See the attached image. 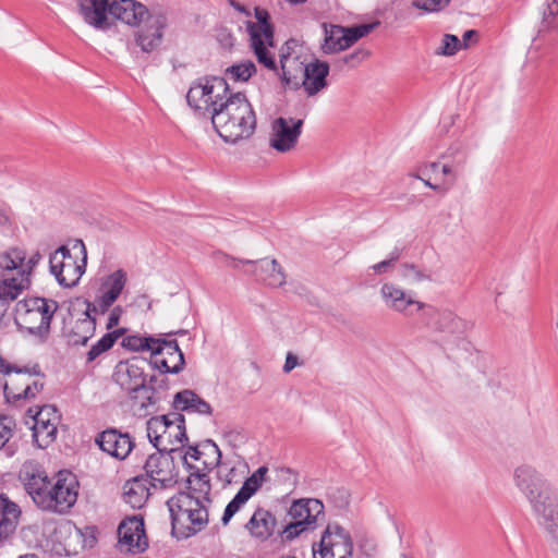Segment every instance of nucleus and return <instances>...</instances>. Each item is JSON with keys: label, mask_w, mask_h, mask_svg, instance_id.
I'll return each instance as SVG.
<instances>
[{"label": "nucleus", "mask_w": 558, "mask_h": 558, "mask_svg": "<svg viewBox=\"0 0 558 558\" xmlns=\"http://www.w3.org/2000/svg\"><path fill=\"white\" fill-rule=\"evenodd\" d=\"M386 305L404 315L423 312V319L433 331L444 335L445 339L461 338L468 330V323L449 310H437L432 305L414 300L393 283H384L380 289Z\"/></svg>", "instance_id": "f257e3e1"}, {"label": "nucleus", "mask_w": 558, "mask_h": 558, "mask_svg": "<svg viewBox=\"0 0 558 558\" xmlns=\"http://www.w3.org/2000/svg\"><path fill=\"white\" fill-rule=\"evenodd\" d=\"M517 487L530 501L538 524L545 530L551 553L558 557V502L546 481L531 466L514 472Z\"/></svg>", "instance_id": "f03ea898"}, {"label": "nucleus", "mask_w": 558, "mask_h": 558, "mask_svg": "<svg viewBox=\"0 0 558 558\" xmlns=\"http://www.w3.org/2000/svg\"><path fill=\"white\" fill-rule=\"evenodd\" d=\"M110 16L133 27H138L134 39L144 52L156 50L162 41L168 17L161 11L149 12L136 0H112Z\"/></svg>", "instance_id": "7ed1b4c3"}, {"label": "nucleus", "mask_w": 558, "mask_h": 558, "mask_svg": "<svg viewBox=\"0 0 558 558\" xmlns=\"http://www.w3.org/2000/svg\"><path fill=\"white\" fill-rule=\"evenodd\" d=\"M211 123L219 136L227 143L250 138L256 129V114L244 93H230L214 111Z\"/></svg>", "instance_id": "20e7f679"}, {"label": "nucleus", "mask_w": 558, "mask_h": 558, "mask_svg": "<svg viewBox=\"0 0 558 558\" xmlns=\"http://www.w3.org/2000/svg\"><path fill=\"white\" fill-rule=\"evenodd\" d=\"M149 361L141 356H132L119 361L114 366L112 379L126 395L132 408H136L140 415H147L158 403L155 388L147 384L145 372Z\"/></svg>", "instance_id": "39448f33"}, {"label": "nucleus", "mask_w": 558, "mask_h": 558, "mask_svg": "<svg viewBox=\"0 0 558 558\" xmlns=\"http://www.w3.org/2000/svg\"><path fill=\"white\" fill-rule=\"evenodd\" d=\"M210 505L193 498L187 493H178L172 496L167 501L172 535L178 539H186L204 531L209 523Z\"/></svg>", "instance_id": "423d86ee"}, {"label": "nucleus", "mask_w": 558, "mask_h": 558, "mask_svg": "<svg viewBox=\"0 0 558 558\" xmlns=\"http://www.w3.org/2000/svg\"><path fill=\"white\" fill-rule=\"evenodd\" d=\"M59 305L46 298H28L15 305L14 323L20 331L35 337L38 343H45L50 336V325Z\"/></svg>", "instance_id": "0eeeda50"}, {"label": "nucleus", "mask_w": 558, "mask_h": 558, "mask_svg": "<svg viewBox=\"0 0 558 558\" xmlns=\"http://www.w3.org/2000/svg\"><path fill=\"white\" fill-rule=\"evenodd\" d=\"M0 372L5 376L15 375L3 386L9 403L16 404L22 400L34 399L45 387V374L38 363L17 366L0 357Z\"/></svg>", "instance_id": "6e6552de"}, {"label": "nucleus", "mask_w": 558, "mask_h": 558, "mask_svg": "<svg viewBox=\"0 0 558 558\" xmlns=\"http://www.w3.org/2000/svg\"><path fill=\"white\" fill-rule=\"evenodd\" d=\"M230 88L225 77L204 76L194 81L186 94L187 105L202 118L214 117L219 105L229 96Z\"/></svg>", "instance_id": "1a4fd4ad"}, {"label": "nucleus", "mask_w": 558, "mask_h": 558, "mask_svg": "<svg viewBox=\"0 0 558 558\" xmlns=\"http://www.w3.org/2000/svg\"><path fill=\"white\" fill-rule=\"evenodd\" d=\"M26 417V424H32L33 442L37 448L45 449L57 439L61 415L56 405L29 408Z\"/></svg>", "instance_id": "9d476101"}, {"label": "nucleus", "mask_w": 558, "mask_h": 558, "mask_svg": "<svg viewBox=\"0 0 558 558\" xmlns=\"http://www.w3.org/2000/svg\"><path fill=\"white\" fill-rule=\"evenodd\" d=\"M77 243L81 245V252L83 253L82 264L76 262L65 245H61L49 257L50 272L63 288L75 287L85 272L86 248L82 240H78Z\"/></svg>", "instance_id": "9b49d317"}, {"label": "nucleus", "mask_w": 558, "mask_h": 558, "mask_svg": "<svg viewBox=\"0 0 558 558\" xmlns=\"http://www.w3.org/2000/svg\"><path fill=\"white\" fill-rule=\"evenodd\" d=\"M281 74L280 78L284 86L298 87L299 83L292 82V75L289 70V63L299 64L304 73V80L302 85L308 96H314L322 89L327 87V76L329 74V64L326 61L315 59L314 61L302 66V63L298 62V59H290L289 57L282 56L281 60Z\"/></svg>", "instance_id": "f8f14e48"}, {"label": "nucleus", "mask_w": 558, "mask_h": 558, "mask_svg": "<svg viewBox=\"0 0 558 558\" xmlns=\"http://www.w3.org/2000/svg\"><path fill=\"white\" fill-rule=\"evenodd\" d=\"M291 521L283 527L282 534L291 541L302 532L316 527L318 520L324 519V505L318 499H300L294 501L288 511Z\"/></svg>", "instance_id": "ddd939ff"}, {"label": "nucleus", "mask_w": 558, "mask_h": 558, "mask_svg": "<svg viewBox=\"0 0 558 558\" xmlns=\"http://www.w3.org/2000/svg\"><path fill=\"white\" fill-rule=\"evenodd\" d=\"M353 541L339 524H328L318 544L313 545L314 558H352Z\"/></svg>", "instance_id": "4468645a"}, {"label": "nucleus", "mask_w": 558, "mask_h": 558, "mask_svg": "<svg viewBox=\"0 0 558 558\" xmlns=\"http://www.w3.org/2000/svg\"><path fill=\"white\" fill-rule=\"evenodd\" d=\"M19 478L36 506L48 511L51 501L48 489L52 478L48 477L46 471L38 463L25 462L20 470Z\"/></svg>", "instance_id": "2eb2a0df"}, {"label": "nucleus", "mask_w": 558, "mask_h": 558, "mask_svg": "<svg viewBox=\"0 0 558 558\" xmlns=\"http://www.w3.org/2000/svg\"><path fill=\"white\" fill-rule=\"evenodd\" d=\"M145 477L154 489H168L177 484V468L171 453L166 450L148 456L144 464Z\"/></svg>", "instance_id": "dca6fc26"}, {"label": "nucleus", "mask_w": 558, "mask_h": 558, "mask_svg": "<svg viewBox=\"0 0 558 558\" xmlns=\"http://www.w3.org/2000/svg\"><path fill=\"white\" fill-rule=\"evenodd\" d=\"M148 361L160 375L179 374L185 366L184 354L175 339L159 338Z\"/></svg>", "instance_id": "f3484780"}, {"label": "nucleus", "mask_w": 558, "mask_h": 558, "mask_svg": "<svg viewBox=\"0 0 558 558\" xmlns=\"http://www.w3.org/2000/svg\"><path fill=\"white\" fill-rule=\"evenodd\" d=\"M225 258L226 264L234 269H238L240 265L252 267V269L246 270V272L269 287L278 288L286 283V275L277 259H239L229 255H225Z\"/></svg>", "instance_id": "a211bd4d"}, {"label": "nucleus", "mask_w": 558, "mask_h": 558, "mask_svg": "<svg viewBox=\"0 0 558 558\" xmlns=\"http://www.w3.org/2000/svg\"><path fill=\"white\" fill-rule=\"evenodd\" d=\"M78 481L66 470L54 475V497H51L49 510L54 513L68 512L76 502L78 496Z\"/></svg>", "instance_id": "6ab92c4d"}, {"label": "nucleus", "mask_w": 558, "mask_h": 558, "mask_svg": "<svg viewBox=\"0 0 558 558\" xmlns=\"http://www.w3.org/2000/svg\"><path fill=\"white\" fill-rule=\"evenodd\" d=\"M303 120L293 118H278L272 122V133L270 136V146L286 153L293 149L302 132Z\"/></svg>", "instance_id": "aec40b11"}, {"label": "nucleus", "mask_w": 558, "mask_h": 558, "mask_svg": "<svg viewBox=\"0 0 558 558\" xmlns=\"http://www.w3.org/2000/svg\"><path fill=\"white\" fill-rule=\"evenodd\" d=\"M95 442L104 452L118 460L126 459L135 447V441L129 433H122L113 427L99 433Z\"/></svg>", "instance_id": "412c9836"}, {"label": "nucleus", "mask_w": 558, "mask_h": 558, "mask_svg": "<svg viewBox=\"0 0 558 558\" xmlns=\"http://www.w3.org/2000/svg\"><path fill=\"white\" fill-rule=\"evenodd\" d=\"M268 468L259 466L250 477L245 480L235 496L227 505L221 518L223 525H227L233 515L248 501V499L260 488Z\"/></svg>", "instance_id": "4be33fe9"}, {"label": "nucleus", "mask_w": 558, "mask_h": 558, "mask_svg": "<svg viewBox=\"0 0 558 558\" xmlns=\"http://www.w3.org/2000/svg\"><path fill=\"white\" fill-rule=\"evenodd\" d=\"M119 544L128 551L142 553L148 547L144 520L141 517L124 519L118 526Z\"/></svg>", "instance_id": "5701e85b"}, {"label": "nucleus", "mask_w": 558, "mask_h": 558, "mask_svg": "<svg viewBox=\"0 0 558 558\" xmlns=\"http://www.w3.org/2000/svg\"><path fill=\"white\" fill-rule=\"evenodd\" d=\"M189 458L202 464V471L207 472L219 465L221 451L215 441L206 439L198 445L190 446L183 454V463L189 470H195L196 465L189 462Z\"/></svg>", "instance_id": "b1692460"}, {"label": "nucleus", "mask_w": 558, "mask_h": 558, "mask_svg": "<svg viewBox=\"0 0 558 558\" xmlns=\"http://www.w3.org/2000/svg\"><path fill=\"white\" fill-rule=\"evenodd\" d=\"M112 0H78V12L85 23L97 28L108 29Z\"/></svg>", "instance_id": "393cba45"}, {"label": "nucleus", "mask_w": 558, "mask_h": 558, "mask_svg": "<svg viewBox=\"0 0 558 558\" xmlns=\"http://www.w3.org/2000/svg\"><path fill=\"white\" fill-rule=\"evenodd\" d=\"M126 283V272L118 269L106 276L101 283V295L97 300L96 306L100 314H105L109 307L117 301Z\"/></svg>", "instance_id": "a878e982"}, {"label": "nucleus", "mask_w": 558, "mask_h": 558, "mask_svg": "<svg viewBox=\"0 0 558 558\" xmlns=\"http://www.w3.org/2000/svg\"><path fill=\"white\" fill-rule=\"evenodd\" d=\"M21 509L9 497L0 495V546L8 542L16 531Z\"/></svg>", "instance_id": "bb28decb"}, {"label": "nucleus", "mask_w": 558, "mask_h": 558, "mask_svg": "<svg viewBox=\"0 0 558 558\" xmlns=\"http://www.w3.org/2000/svg\"><path fill=\"white\" fill-rule=\"evenodd\" d=\"M185 441H187L185 417L179 412L171 413L162 440V444H166V452L171 454L177 452Z\"/></svg>", "instance_id": "cd10ccee"}, {"label": "nucleus", "mask_w": 558, "mask_h": 558, "mask_svg": "<svg viewBox=\"0 0 558 558\" xmlns=\"http://www.w3.org/2000/svg\"><path fill=\"white\" fill-rule=\"evenodd\" d=\"M172 405L177 412L211 415V405L191 389H184L174 395Z\"/></svg>", "instance_id": "c85d7f7f"}, {"label": "nucleus", "mask_w": 558, "mask_h": 558, "mask_svg": "<svg viewBox=\"0 0 558 558\" xmlns=\"http://www.w3.org/2000/svg\"><path fill=\"white\" fill-rule=\"evenodd\" d=\"M98 312L99 308L96 304L87 303L85 317L75 322L71 332V341L74 345H85L87 341L94 337L96 331V317L93 314Z\"/></svg>", "instance_id": "c756f323"}, {"label": "nucleus", "mask_w": 558, "mask_h": 558, "mask_svg": "<svg viewBox=\"0 0 558 558\" xmlns=\"http://www.w3.org/2000/svg\"><path fill=\"white\" fill-rule=\"evenodd\" d=\"M245 527L253 537L265 541L275 532L276 518L268 510L257 508L245 524Z\"/></svg>", "instance_id": "7c9ffc66"}, {"label": "nucleus", "mask_w": 558, "mask_h": 558, "mask_svg": "<svg viewBox=\"0 0 558 558\" xmlns=\"http://www.w3.org/2000/svg\"><path fill=\"white\" fill-rule=\"evenodd\" d=\"M191 471L186 480V490H181L180 493H187L193 498L211 504V484L208 473L203 472L201 468H195V470Z\"/></svg>", "instance_id": "2f4dec72"}, {"label": "nucleus", "mask_w": 558, "mask_h": 558, "mask_svg": "<svg viewBox=\"0 0 558 558\" xmlns=\"http://www.w3.org/2000/svg\"><path fill=\"white\" fill-rule=\"evenodd\" d=\"M256 22L247 21L246 31L250 39L265 38L269 46H274V34L275 29L270 22V14L266 9L256 7L254 10Z\"/></svg>", "instance_id": "473e14b6"}, {"label": "nucleus", "mask_w": 558, "mask_h": 558, "mask_svg": "<svg viewBox=\"0 0 558 558\" xmlns=\"http://www.w3.org/2000/svg\"><path fill=\"white\" fill-rule=\"evenodd\" d=\"M324 27V44L322 50L326 54L336 53L348 48L345 39L344 27L333 24H323Z\"/></svg>", "instance_id": "72a5a7b5"}, {"label": "nucleus", "mask_w": 558, "mask_h": 558, "mask_svg": "<svg viewBox=\"0 0 558 558\" xmlns=\"http://www.w3.org/2000/svg\"><path fill=\"white\" fill-rule=\"evenodd\" d=\"M124 501L134 509L144 506L150 496L149 488L144 484L143 476H136L124 486Z\"/></svg>", "instance_id": "f704fd0d"}, {"label": "nucleus", "mask_w": 558, "mask_h": 558, "mask_svg": "<svg viewBox=\"0 0 558 558\" xmlns=\"http://www.w3.org/2000/svg\"><path fill=\"white\" fill-rule=\"evenodd\" d=\"M170 414L150 417L146 423L147 437L150 444L158 450H166V444H162L165 432Z\"/></svg>", "instance_id": "c9c22d12"}, {"label": "nucleus", "mask_w": 558, "mask_h": 558, "mask_svg": "<svg viewBox=\"0 0 558 558\" xmlns=\"http://www.w3.org/2000/svg\"><path fill=\"white\" fill-rule=\"evenodd\" d=\"M250 46L253 49L259 64L264 65L270 71L278 72L275 57L268 50V47L270 46L265 38H257L255 35L254 39H250Z\"/></svg>", "instance_id": "e433bc0d"}, {"label": "nucleus", "mask_w": 558, "mask_h": 558, "mask_svg": "<svg viewBox=\"0 0 558 558\" xmlns=\"http://www.w3.org/2000/svg\"><path fill=\"white\" fill-rule=\"evenodd\" d=\"M14 427L15 422L12 417L7 415L0 416V450H3L7 457L14 456L17 450V446L10 442Z\"/></svg>", "instance_id": "4c0bfd02"}, {"label": "nucleus", "mask_w": 558, "mask_h": 558, "mask_svg": "<svg viewBox=\"0 0 558 558\" xmlns=\"http://www.w3.org/2000/svg\"><path fill=\"white\" fill-rule=\"evenodd\" d=\"M158 340L159 338H155L154 336L142 337L138 335H131L122 339L121 345L133 352L149 351L150 355H153V350L156 348Z\"/></svg>", "instance_id": "58836bf2"}, {"label": "nucleus", "mask_w": 558, "mask_h": 558, "mask_svg": "<svg viewBox=\"0 0 558 558\" xmlns=\"http://www.w3.org/2000/svg\"><path fill=\"white\" fill-rule=\"evenodd\" d=\"M257 69L253 61L245 60L227 68L226 76L233 82H247Z\"/></svg>", "instance_id": "ea45409f"}, {"label": "nucleus", "mask_w": 558, "mask_h": 558, "mask_svg": "<svg viewBox=\"0 0 558 558\" xmlns=\"http://www.w3.org/2000/svg\"><path fill=\"white\" fill-rule=\"evenodd\" d=\"M25 252L21 248L13 247L0 254V268L4 270L20 269L24 265Z\"/></svg>", "instance_id": "a19ab883"}, {"label": "nucleus", "mask_w": 558, "mask_h": 558, "mask_svg": "<svg viewBox=\"0 0 558 558\" xmlns=\"http://www.w3.org/2000/svg\"><path fill=\"white\" fill-rule=\"evenodd\" d=\"M379 25V22L360 24L351 27H344L345 39L348 48L352 46L360 38L368 35L373 29Z\"/></svg>", "instance_id": "79ce46f5"}, {"label": "nucleus", "mask_w": 558, "mask_h": 558, "mask_svg": "<svg viewBox=\"0 0 558 558\" xmlns=\"http://www.w3.org/2000/svg\"><path fill=\"white\" fill-rule=\"evenodd\" d=\"M379 25V22L360 24L351 27H344L345 39L348 48L352 46L360 38L368 35L373 29Z\"/></svg>", "instance_id": "37998d69"}, {"label": "nucleus", "mask_w": 558, "mask_h": 558, "mask_svg": "<svg viewBox=\"0 0 558 558\" xmlns=\"http://www.w3.org/2000/svg\"><path fill=\"white\" fill-rule=\"evenodd\" d=\"M111 338L105 335L94 343L86 353L85 364L90 365L95 363L104 353L108 352L112 348Z\"/></svg>", "instance_id": "c03bdc74"}, {"label": "nucleus", "mask_w": 558, "mask_h": 558, "mask_svg": "<svg viewBox=\"0 0 558 558\" xmlns=\"http://www.w3.org/2000/svg\"><path fill=\"white\" fill-rule=\"evenodd\" d=\"M558 27V0H547L543 11L542 29Z\"/></svg>", "instance_id": "a18cd8bd"}, {"label": "nucleus", "mask_w": 558, "mask_h": 558, "mask_svg": "<svg viewBox=\"0 0 558 558\" xmlns=\"http://www.w3.org/2000/svg\"><path fill=\"white\" fill-rule=\"evenodd\" d=\"M461 47V41L456 35L446 34L442 37L441 47L437 50L438 54L453 56Z\"/></svg>", "instance_id": "49530a36"}, {"label": "nucleus", "mask_w": 558, "mask_h": 558, "mask_svg": "<svg viewBox=\"0 0 558 558\" xmlns=\"http://www.w3.org/2000/svg\"><path fill=\"white\" fill-rule=\"evenodd\" d=\"M450 0H413V7L428 13L439 12L449 4Z\"/></svg>", "instance_id": "de8ad7c7"}, {"label": "nucleus", "mask_w": 558, "mask_h": 558, "mask_svg": "<svg viewBox=\"0 0 558 558\" xmlns=\"http://www.w3.org/2000/svg\"><path fill=\"white\" fill-rule=\"evenodd\" d=\"M368 57V52L362 49H357L351 53L343 56L338 63L340 68L343 65H348L350 68L357 66L362 61H364Z\"/></svg>", "instance_id": "09e8293b"}, {"label": "nucleus", "mask_w": 558, "mask_h": 558, "mask_svg": "<svg viewBox=\"0 0 558 558\" xmlns=\"http://www.w3.org/2000/svg\"><path fill=\"white\" fill-rule=\"evenodd\" d=\"M403 276L405 278L412 279L413 281H423L429 279L427 275H425L423 271H421L415 265L413 264H404L403 265Z\"/></svg>", "instance_id": "8fccbe9b"}, {"label": "nucleus", "mask_w": 558, "mask_h": 558, "mask_svg": "<svg viewBox=\"0 0 558 558\" xmlns=\"http://www.w3.org/2000/svg\"><path fill=\"white\" fill-rule=\"evenodd\" d=\"M122 308L121 306H116L111 310L110 314H109V317H108V322L106 324V328L108 330H111L112 328H114L116 326H118L119 322H120V317L122 315Z\"/></svg>", "instance_id": "3c124183"}, {"label": "nucleus", "mask_w": 558, "mask_h": 558, "mask_svg": "<svg viewBox=\"0 0 558 558\" xmlns=\"http://www.w3.org/2000/svg\"><path fill=\"white\" fill-rule=\"evenodd\" d=\"M147 384L151 385L155 388L156 392H157V389H162V390L169 389V380H168V378H166L163 376L159 377V376L153 375L149 377V379L147 378Z\"/></svg>", "instance_id": "603ef678"}, {"label": "nucleus", "mask_w": 558, "mask_h": 558, "mask_svg": "<svg viewBox=\"0 0 558 558\" xmlns=\"http://www.w3.org/2000/svg\"><path fill=\"white\" fill-rule=\"evenodd\" d=\"M299 365L298 356H295L293 353L289 352L286 356V362L283 365V372L290 373L294 367Z\"/></svg>", "instance_id": "864d4df0"}, {"label": "nucleus", "mask_w": 558, "mask_h": 558, "mask_svg": "<svg viewBox=\"0 0 558 558\" xmlns=\"http://www.w3.org/2000/svg\"><path fill=\"white\" fill-rule=\"evenodd\" d=\"M392 267V265L390 264V262H388L387 259L383 260V262H379L375 265L372 266V269L376 272V274H385L387 272L390 268Z\"/></svg>", "instance_id": "5fc2aeb1"}, {"label": "nucleus", "mask_w": 558, "mask_h": 558, "mask_svg": "<svg viewBox=\"0 0 558 558\" xmlns=\"http://www.w3.org/2000/svg\"><path fill=\"white\" fill-rule=\"evenodd\" d=\"M125 331H126L125 328H118V329H114L112 331L105 333V336L111 338L112 345H114L117 340L119 338H121L122 336H124Z\"/></svg>", "instance_id": "6e6d98bb"}, {"label": "nucleus", "mask_w": 558, "mask_h": 558, "mask_svg": "<svg viewBox=\"0 0 558 558\" xmlns=\"http://www.w3.org/2000/svg\"><path fill=\"white\" fill-rule=\"evenodd\" d=\"M439 168V162H430L428 165L420 167L423 175H426L428 171L436 172Z\"/></svg>", "instance_id": "4d7b16f0"}, {"label": "nucleus", "mask_w": 558, "mask_h": 558, "mask_svg": "<svg viewBox=\"0 0 558 558\" xmlns=\"http://www.w3.org/2000/svg\"><path fill=\"white\" fill-rule=\"evenodd\" d=\"M400 248L395 247V250L389 254L387 260L393 266V264L400 258Z\"/></svg>", "instance_id": "13d9d810"}, {"label": "nucleus", "mask_w": 558, "mask_h": 558, "mask_svg": "<svg viewBox=\"0 0 558 558\" xmlns=\"http://www.w3.org/2000/svg\"><path fill=\"white\" fill-rule=\"evenodd\" d=\"M231 4H232V7L235 10H238L239 12L244 13L246 16L251 15L250 11H247L244 5H242V4H240V3L235 2V1H231Z\"/></svg>", "instance_id": "bf43d9fd"}, {"label": "nucleus", "mask_w": 558, "mask_h": 558, "mask_svg": "<svg viewBox=\"0 0 558 558\" xmlns=\"http://www.w3.org/2000/svg\"><path fill=\"white\" fill-rule=\"evenodd\" d=\"M477 35V32L474 31V29H470V31H466L463 35V41H468L469 39H471L473 36H476Z\"/></svg>", "instance_id": "052dcab7"}, {"label": "nucleus", "mask_w": 558, "mask_h": 558, "mask_svg": "<svg viewBox=\"0 0 558 558\" xmlns=\"http://www.w3.org/2000/svg\"><path fill=\"white\" fill-rule=\"evenodd\" d=\"M223 44L230 47L233 46V37L231 36V34L227 33L225 35Z\"/></svg>", "instance_id": "680f3d73"}, {"label": "nucleus", "mask_w": 558, "mask_h": 558, "mask_svg": "<svg viewBox=\"0 0 558 558\" xmlns=\"http://www.w3.org/2000/svg\"><path fill=\"white\" fill-rule=\"evenodd\" d=\"M422 181L424 182V184H425L426 186L430 187L432 190H434V191H438V190H439V185L433 184L429 180H425V179L423 178V180H422Z\"/></svg>", "instance_id": "e2e57ef3"}, {"label": "nucleus", "mask_w": 558, "mask_h": 558, "mask_svg": "<svg viewBox=\"0 0 558 558\" xmlns=\"http://www.w3.org/2000/svg\"><path fill=\"white\" fill-rule=\"evenodd\" d=\"M441 172H442V174H445V175H449V174H451V173H452V169H451V167H450V166H448V165H444V166L441 167Z\"/></svg>", "instance_id": "0e129e2a"}, {"label": "nucleus", "mask_w": 558, "mask_h": 558, "mask_svg": "<svg viewBox=\"0 0 558 558\" xmlns=\"http://www.w3.org/2000/svg\"><path fill=\"white\" fill-rule=\"evenodd\" d=\"M185 333H186V330L180 329V330L174 331V332L166 333L165 336L170 337V336H174V335H185Z\"/></svg>", "instance_id": "69168bd1"}, {"label": "nucleus", "mask_w": 558, "mask_h": 558, "mask_svg": "<svg viewBox=\"0 0 558 558\" xmlns=\"http://www.w3.org/2000/svg\"><path fill=\"white\" fill-rule=\"evenodd\" d=\"M422 174H423V173H422V171L418 169V171H417V172H415V173H411L410 175H411V177H413V178H415V179L423 180Z\"/></svg>", "instance_id": "338daca9"}, {"label": "nucleus", "mask_w": 558, "mask_h": 558, "mask_svg": "<svg viewBox=\"0 0 558 558\" xmlns=\"http://www.w3.org/2000/svg\"><path fill=\"white\" fill-rule=\"evenodd\" d=\"M20 558H38V556L35 554H25L20 556Z\"/></svg>", "instance_id": "774afa93"}]
</instances>
